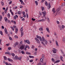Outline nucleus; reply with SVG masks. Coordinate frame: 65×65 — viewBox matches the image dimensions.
<instances>
[{
    "mask_svg": "<svg viewBox=\"0 0 65 65\" xmlns=\"http://www.w3.org/2000/svg\"><path fill=\"white\" fill-rule=\"evenodd\" d=\"M57 24H60V22L58 21H57Z\"/></svg>",
    "mask_w": 65,
    "mask_h": 65,
    "instance_id": "obj_58",
    "label": "nucleus"
},
{
    "mask_svg": "<svg viewBox=\"0 0 65 65\" xmlns=\"http://www.w3.org/2000/svg\"><path fill=\"white\" fill-rule=\"evenodd\" d=\"M4 58L5 59V60H7V57H6L5 56H4Z\"/></svg>",
    "mask_w": 65,
    "mask_h": 65,
    "instance_id": "obj_22",
    "label": "nucleus"
},
{
    "mask_svg": "<svg viewBox=\"0 0 65 65\" xmlns=\"http://www.w3.org/2000/svg\"><path fill=\"white\" fill-rule=\"evenodd\" d=\"M42 41L43 42H44V43H45V44H47V41H46V40H45L44 39V38L43 37H42Z\"/></svg>",
    "mask_w": 65,
    "mask_h": 65,
    "instance_id": "obj_2",
    "label": "nucleus"
},
{
    "mask_svg": "<svg viewBox=\"0 0 65 65\" xmlns=\"http://www.w3.org/2000/svg\"><path fill=\"white\" fill-rule=\"evenodd\" d=\"M4 30L5 32V33H7V29H6V28H5Z\"/></svg>",
    "mask_w": 65,
    "mask_h": 65,
    "instance_id": "obj_17",
    "label": "nucleus"
},
{
    "mask_svg": "<svg viewBox=\"0 0 65 65\" xmlns=\"http://www.w3.org/2000/svg\"><path fill=\"white\" fill-rule=\"evenodd\" d=\"M13 28H14L15 29V28H17V26L15 25H14L13 26Z\"/></svg>",
    "mask_w": 65,
    "mask_h": 65,
    "instance_id": "obj_57",
    "label": "nucleus"
},
{
    "mask_svg": "<svg viewBox=\"0 0 65 65\" xmlns=\"http://www.w3.org/2000/svg\"><path fill=\"white\" fill-rule=\"evenodd\" d=\"M21 53L22 54H23V55H24L25 54V52L23 50H22L21 51Z\"/></svg>",
    "mask_w": 65,
    "mask_h": 65,
    "instance_id": "obj_26",
    "label": "nucleus"
},
{
    "mask_svg": "<svg viewBox=\"0 0 65 65\" xmlns=\"http://www.w3.org/2000/svg\"><path fill=\"white\" fill-rule=\"evenodd\" d=\"M20 8H23V6L21 5L20 6Z\"/></svg>",
    "mask_w": 65,
    "mask_h": 65,
    "instance_id": "obj_50",
    "label": "nucleus"
},
{
    "mask_svg": "<svg viewBox=\"0 0 65 65\" xmlns=\"http://www.w3.org/2000/svg\"><path fill=\"white\" fill-rule=\"evenodd\" d=\"M27 43L28 44H30V41L29 40H27Z\"/></svg>",
    "mask_w": 65,
    "mask_h": 65,
    "instance_id": "obj_24",
    "label": "nucleus"
},
{
    "mask_svg": "<svg viewBox=\"0 0 65 65\" xmlns=\"http://www.w3.org/2000/svg\"><path fill=\"white\" fill-rule=\"evenodd\" d=\"M23 17H24V18H26V15H25V14L23 15Z\"/></svg>",
    "mask_w": 65,
    "mask_h": 65,
    "instance_id": "obj_44",
    "label": "nucleus"
},
{
    "mask_svg": "<svg viewBox=\"0 0 65 65\" xmlns=\"http://www.w3.org/2000/svg\"><path fill=\"white\" fill-rule=\"evenodd\" d=\"M17 8H18V7L17 6H15V8H14V9H17Z\"/></svg>",
    "mask_w": 65,
    "mask_h": 65,
    "instance_id": "obj_47",
    "label": "nucleus"
},
{
    "mask_svg": "<svg viewBox=\"0 0 65 65\" xmlns=\"http://www.w3.org/2000/svg\"><path fill=\"white\" fill-rule=\"evenodd\" d=\"M29 62L31 63V62H32L33 61V60L32 59L31 60H30L29 61Z\"/></svg>",
    "mask_w": 65,
    "mask_h": 65,
    "instance_id": "obj_42",
    "label": "nucleus"
},
{
    "mask_svg": "<svg viewBox=\"0 0 65 65\" xmlns=\"http://www.w3.org/2000/svg\"><path fill=\"white\" fill-rule=\"evenodd\" d=\"M21 4H23V5H25V3L23 2H22V3H21Z\"/></svg>",
    "mask_w": 65,
    "mask_h": 65,
    "instance_id": "obj_46",
    "label": "nucleus"
},
{
    "mask_svg": "<svg viewBox=\"0 0 65 65\" xmlns=\"http://www.w3.org/2000/svg\"><path fill=\"white\" fill-rule=\"evenodd\" d=\"M11 55L12 56H13V57H14V56H15V54H14V53H12Z\"/></svg>",
    "mask_w": 65,
    "mask_h": 65,
    "instance_id": "obj_33",
    "label": "nucleus"
},
{
    "mask_svg": "<svg viewBox=\"0 0 65 65\" xmlns=\"http://www.w3.org/2000/svg\"><path fill=\"white\" fill-rule=\"evenodd\" d=\"M38 21L39 22H44V21H45V19H43L40 20H39Z\"/></svg>",
    "mask_w": 65,
    "mask_h": 65,
    "instance_id": "obj_5",
    "label": "nucleus"
},
{
    "mask_svg": "<svg viewBox=\"0 0 65 65\" xmlns=\"http://www.w3.org/2000/svg\"><path fill=\"white\" fill-rule=\"evenodd\" d=\"M15 58L17 60H19V57H18V56L15 55Z\"/></svg>",
    "mask_w": 65,
    "mask_h": 65,
    "instance_id": "obj_15",
    "label": "nucleus"
},
{
    "mask_svg": "<svg viewBox=\"0 0 65 65\" xmlns=\"http://www.w3.org/2000/svg\"><path fill=\"white\" fill-rule=\"evenodd\" d=\"M60 61L59 60H58L57 61H56L54 62L55 63H59L60 62Z\"/></svg>",
    "mask_w": 65,
    "mask_h": 65,
    "instance_id": "obj_11",
    "label": "nucleus"
},
{
    "mask_svg": "<svg viewBox=\"0 0 65 65\" xmlns=\"http://www.w3.org/2000/svg\"><path fill=\"white\" fill-rule=\"evenodd\" d=\"M8 60L9 62H12V61H13L12 60V59H11L9 58H8Z\"/></svg>",
    "mask_w": 65,
    "mask_h": 65,
    "instance_id": "obj_14",
    "label": "nucleus"
},
{
    "mask_svg": "<svg viewBox=\"0 0 65 65\" xmlns=\"http://www.w3.org/2000/svg\"><path fill=\"white\" fill-rule=\"evenodd\" d=\"M52 62H55V60H54V58H52Z\"/></svg>",
    "mask_w": 65,
    "mask_h": 65,
    "instance_id": "obj_37",
    "label": "nucleus"
},
{
    "mask_svg": "<svg viewBox=\"0 0 65 65\" xmlns=\"http://www.w3.org/2000/svg\"><path fill=\"white\" fill-rule=\"evenodd\" d=\"M37 38H35V39L36 40L37 43L38 44H39L40 43V41H42L41 37L38 35H37ZM39 38L40 41V40H39L38 39Z\"/></svg>",
    "mask_w": 65,
    "mask_h": 65,
    "instance_id": "obj_1",
    "label": "nucleus"
},
{
    "mask_svg": "<svg viewBox=\"0 0 65 65\" xmlns=\"http://www.w3.org/2000/svg\"><path fill=\"white\" fill-rule=\"evenodd\" d=\"M32 21H35V19H34L33 18H32Z\"/></svg>",
    "mask_w": 65,
    "mask_h": 65,
    "instance_id": "obj_54",
    "label": "nucleus"
},
{
    "mask_svg": "<svg viewBox=\"0 0 65 65\" xmlns=\"http://www.w3.org/2000/svg\"><path fill=\"white\" fill-rule=\"evenodd\" d=\"M58 27L60 30H62V28H61V26L60 25H59L58 26Z\"/></svg>",
    "mask_w": 65,
    "mask_h": 65,
    "instance_id": "obj_21",
    "label": "nucleus"
},
{
    "mask_svg": "<svg viewBox=\"0 0 65 65\" xmlns=\"http://www.w3.org/2000/svg\"><path fill=\"white\" fill-rule=\"evenodd\" d=\"M42 56L43 58V59L44 58V55L43 54H42Z\"/></svg>",
    "mask_w": 65,
    "mask_h": 65,
    "instance_id": "obj_32",
    "label": "nucleus"
},
{
    "mask_svg": "<svg viewBox=\"0 0 65 65\" xmlns=\"http://www.w3.org/2000/svg\"><path fill=\"white\" fill-rule=\"evenodd\" d=\"M2 15H3L4 16V12H3L2 13Z\"/></svg>",
    "mask_w": 65,
    "mask_h": 65,
    "instance_id": "obj_39",
    "label": "nucleus"
},
{
    "mask_svg": "<svg viewBox=\"0 0 65 65\" xmlns=\"http://www.w3.org/2000/svg\"><path fill=\"white\" fill-rule=\"evenodd\" d=\"M35 3H36V5H38V3L37 2V1H35Z\"/></svg>",
    "mask_w": 65,
    "mask_h": 65,
    "instance_id": "obj_25",
    "label": "nucleus"
},
{
    "mask_svg": "<svg viewBox=\"0 0 65 65\" xmlns=\"http://www.w3.org/2000/svg\"><path fill=\"white\" fill-rule=\"evenodd\" d=\"M56 42V44L57 46H59V44H58V43L57 42V41H55Z\"/></svg>",
    "mask_w": 65,
    "mask_h": 65,
    "instance_id": "obj_10",
    "label": "nucleus"
},
{
    "mask_svg": "<svg viewBox=\"0 0 65 65\" xmlns=\"http://www.w3.org/2000/svg\"><path fill=\"white\" fill-rule=\"evenodd\" d=\"M39 30L41 31H43V28H39Z\"/></svg>",
    "mask_w": 65,
    "mask_h": 65,
    "instance_id": "obj_16",
    "label": "nucleus"
},
{
    "mask_svg": "<svg viewBox=\"0 0 65 65\" xmlns=\"http://www.w3.org/2000/svg\"><path fill=\"white\" fill-rule=\"evenodd\" d=\"M24 46H25V45H22L20 47V49L22 50H23L24 48Z\"/></svg>",
    "mask_w": 65,
    "mask_h": 65,
    "instance_id": "obj_3",
    "label": "nucleus"
},
{
    "mask_svg": "<svg viewBox=\"0 0 65 65\" xmlns=\"http://www.w3.org/2000/svg\"><path fill=\"white\" fill-rule=\"evenodd\" d=\"M43 61V59H42V58H41L40 59V61L41 62H42Z\"/></svg>",
    "mask_w": 65,
    "mask_h": 65,
    "instance_id": "obj_45",
    "label": "nucleus"
},
{
    "mask_svg": "<svg viewBox=\"0 0 65 65\" xmlns=\"http://www.w3.org/2000/svg\"><path fill=\"white\" fill-rule=\"evenodd\" d=\"M0 34L2 35H3V33L2 32V31H0Z\"/></svg>",
    "mask_w": 65,
    "mask_h": 65,
    "instance_id": "obj_38",
    "label": "nucleus"
},
{
    "mask_svg": "<svg viewBox=\"0 0 65 65\" xmlns=\"http://www.w3.org/2000/svg\"><path fill=\"white\" fill-rule=\"evenodd\" d=\"M1 4H2V6H4V3L3 1L1 2Z\"/></svg>",
    "mask_w": 65,
    "mask_h": 65,
    "instance_id": "obj_20",
    "label": "nucleus"
},
{
    "mask_svg": "<svg viewBox=\"0 0 65 65\" xmlns=\"http://www.w3.org/2000/svg\"><path fill=\"white\" fill-rule=\"evenodd\" d=\"M46 62H44L43 63V65H46Z\"/></svg>",
    "mask_w": 65,
    "mask_h": 65,
    "instance_id": "obj_60",
    "label": "nucleus"
},
{
    "mask_svg": "<svg viewBox=\"0 0 65 65\" xmlns=\"http://www.w3.org/2000/svg\"><path fill=\"white\" fill-rule=\"evenodd\" d=\"M12 3V1H11L9 2V4H11V3Z\"/></svg>",
    "mask_w": 65,
    "mask_h": 65,
    "instance_id": "obj_52",
    "label": "nucleus"
},
{
    "mask_svg": "<svg viewBox=\"0 0 65 65\" xmlns=\"http://www.w3.org/2000/svg\"><path fill=\"white\" fill-rule=\"evenodd\" d=\"M45 5H46V6H47V5H48V3H47V2H45Z\"/></svg>",
    "mask_w": 65,
    "mask_h": 65,
    "instance_id": "obj_23",
    "label": "nucleus"
},
{
    "mask_svg": "<svg viewBox=\"0 0 65 65\" xmlns=\"http://www.w3.org/2000/svg\"><path fill=\"white\" fill-rule=\"evenodd\" d=\"M41 8L42 10V11H43V10H44V7H43L42 6L41 7Z\"/></svg>",
    "mask_w": 65,
    "mask_h": 65,
    "instance_id": "obj_36",
    "label": "nucleus"
},
{
    "mask_svg": "<svg viewBox=\"0 0 65 65\" xmlns=\"http://www.w3.org/2000/svg\"><path fill=\"white\" fill-rule=\"evenodd\" d=\"M29 57L30 58H34V57L33 56H31L29 55Z\"/></svg>",
    "mask_w": 65,
    "mask_h": 65,
    "instance_id": "obj_18",
    "label": "nucleus"
},
{
    "mask_svg": "<svg viewBox=\"0 0 65 65\" xmlns=\"http://www.w3.org/2000/svg\"><path fill=\"white\" fill-rule=\"evenodd\" d=\"M25 19L24 18H23L22 19V21H25Z\"/></svg>",
    "mask_w": 65,
    "mask_h": 65,
    "instance_id": "obj_63",
    "label": "nucleus"
},
{
    "mask_svg": "<svg viewBox=\"0 0 65 65\" xmlns=\"http://www.w3.org/2000/svg\"><path fill=\"white\" fill-rule=\"evenodd\" d=\"M27 40H25L24 41L25 42V43H27Z\"/></svg>",
    "mask_w": 65,
    "mask_h": 65,
    "instance_id": "obj_55",
    "label": "nucleus"
},
{
    "mask_svg": "<svg viewBox=\"0 0 65 65\" xmlns=\"http://www.w3.org/2000/svg\"><path fill=\"white\" fill-rule=\"evenodd\" d=\"M65 38L64 37H63V41H65Z\"/></svg>",
    "mask_w": 65,
    "mask_h": 65,
    "instance_id": "obj_53",
    "label": "nucleus"
},
{
    "mask_svg": "<svg viewBox=\"0 0 65 65\" xmlns=\"http://www.w3.org/2000/svg\"><path fill=\"white\" fill-rule=\"evenodd\" d=\"M8 50L9 51H10L11 49V47H8Z\"/></svg>",
    "mask_w": 65,
    "mask_h": 65,
    "instance_id": "obj_30",
    "label": "nucleus"
},
{
    "mask_svg": "<svg viewBox=\"0 0 65 65\" xmlns=\"http://www.w3.org/2000/svg\"><path fill=\"white\" fill-rule=\"evenodd\" d=\"M18 59L19 60H21V59H22V58L21 57H19L18 58Z\"/></svg>",
    "mask_w": 65,
    "mask_h": 65,
    "instance_id": "obj_48",
    "label": "nucleus"
},
{
    "mask_svg": "<svg viewBox=\"0 0 65 65\" xmlns=\"http://www.w3.org/2000/svg\"><path fill=\"white\" fill-rule=\"evenodd\" d=\"M53 53H54V54H56L57 53L56 51H54V50H53Z\"/></svg>",
    "mask_w": 65,
    "mask_h": 65,
    "instance_id": "obj_29",
    "label": "nucleus"
},
{
    "mask_svg": "<svg viewBox=\"0 0 65 65\" xmlns=\"http://www.w3.org/2000/svg\"><path fill=\"white\" fill-rule=\"evenodd\" d=\"M10 54V53L9 52H5V54H8V55H9Z\"/></svg>",
    "mask_w": 65,
    "mask_h": 65,
    "instance_id": "obj_41",
    "label": "nucleus"
},
{
    "mask_svg": "<svg viewBox=\"0 0 65 65\" xmlns=\"http://www.w3.org/2000/svg\"><path fill=\"white\" fill-rule=\"evenodd\" d=\"M14 37L15 38H18V37L17 35H15Z\"/></svg>",
    "mask_w": 65,
    "mask_h": 65,
    "instance_id": "obj_31",
    "label": "nucleus"
},
{
    "mask_svg": "<svg viewBox=\"0 0 65 65\" xmlns=\"http://www.w3.org/2000/svg\"><path fill=\"white\" fill-rule=\"evenodd\" d=\"M46 19L47 22H50V20H49V18H47Z\"/></svg>",
    "mask_w": 65,
    "mask_h": 65,
    "instance_id": "obj_35",
    "label": "nucleus"
},
{
    "mask_svg": "<svg viewBox=\"0 0 65 65\" xmlns=\"http://www.w3.org/2000/svg\"><path fill=\"white\" fill-rule=\"evenodd\" d=\"M13 22L14 25L16 24V22H15V21H13Z\"/></svg>",
    "mask_w": 65,
    "mask_h": 65,
    "instance_id": "obj_49",
    "label": "nucleus"
},
{
    "mask_svg": "<svg viewBox=\"0 0 65 65\" xmlns=\"http://www.w3.org/2000/svg\"><path fill=\"white\" fill-rule=\"evenodd\" d=\"M6 65H9V64H8L7 62H6L5 64Z\"/></svg>",
    "mask_w": 65,
    "mask_h": 65,
    "instance_id": "obj_64",
    "label": "nucleus"
},
{
    "mask_svg": "<svg viewBox=\"0 0 65 65\" xmlns=\"http://www.w3.org/2000/svg\"><path fill=\"white\" fill-rule=\"evenodd\" d=\"M7 16H8V18H10V14H9V13H8V14Z\"/></svg>",
    "mask_w": 65,
    "mask_h": 65,
    "instance_id": "obj_28",
    "label": "nucleus"
},
{
    "mask_svg": "<svg viewBox=\"0 0 65 65\" xmlns=\"http://www.w3.org/2000/svg\"><path fill=\"white\" fill-rule=\"evenodd\" d=\"M18 44H19V43H18V42H15L14 44L15 46H17V45H18Z\"/></svg>",
    "mask_w": 65,
    "mask_h": 65,
    "instance_id": "obj_7",
    "label": "nucleus"
},
{
    "mask_svg": "<svg viewBox=\"0 0 65 65\" xmlns=\"http://www.w3.org/2000/svg\"><path fill=\"white\" fill-rule=\"evenodd\" d=\"M41 43H42V44H43V45H44H44H45V44H44V43H43V42H42Z\"/></svg>",
    "mask_w": 65,
    "mask_h": 65,
    "instance_id": "obj_51",
    "label": "nucleus"
},
{
    "mask_svg": "<svg viewBox=\"0 0 65 65\" xmlns=\"http://www.w3.org/2000/svg\"><path fill=\"white\" fill-rule=\"evenodd\" d=\"M18 14H20V15H21V12L20 11H18Z\"/></svg>",
    "mask_w": 65,
    "mask_h": 65,
    "instance_id": "obj_34",
    "label": "nucleus"
},
{
    "mask_svg": "<svg viewBox=\"0 0 65 65\" xmlns=\"http://www.w3.org/2000/svg\"><path fill=\"white\" fill-rule=\"evenodd\" d=\"M22 13L23 14V15H24V14H25V12L24 11H23L22 12Z\"/></svg>",
    "mask_w": 65,
    "mask_h": 65,
    "instance_id": "obj_61",
    "label": "nucleus"
},
{
    "mask_svg": "<svg viewBox=\"0 0 65 65\" xmlns=\"http://www.w3.org/2000/svg\"><path fill=\"white\" fill-rule=\"evenodd\" d=\"M65 5V3H63L61 4V6H64Z\"/></svg>",
    "mask_w": 65,
    "mask_h": 65,
    "instance_id": "obj_12",
    "label": "nucleus"
},
{
    "mask_svg": "<svg viewBox=\"0 0 65 65\" xmlns=\"http://www.w3.org/2000/svg\"><path fill=\"white\" fill-rule=\"evenodd\" d=\"M52 11H53V12H54V13H55V12H56V11H55V8H54L52 9Z\"/></svg>",
    "mask_w": 65,
    "mask_h": 65,
    "instance_id": "obj_19",
    "label": "nucleus"
},
{
    "mask_svg": "<svg viewBox=\"0 0 65 65\" xmlns=\"http://www.w3.org/2000/svg\"><path fill=\"white\" fill-rule=\"evenodd\" d=\"M53 50L54 51H55V52H57V51H58L57 49H55V48H53Z\"/></svg>",
    "mask_w": 65,
    "mask_h": 65,
    "instance_id": "obj_27",
    "label": "nucleus"
},
{
    "mask_svg": "<svg viewBox=\"0 0 65 65\" xmlns=\"http://www.w3.org/2000/svg\"><path fill=\"white\" fill-rule=\"evenodd\" d=\"M15 31H18V28H16Z\"/></svg>",
    "mask_w": 65,
    "mask_h": 65,
    "instance_id": "obj_62",
    "label": "nucleus"
},
{
    "mask_svg": "<svg viewBox=\"0 0 65 65\" xmlns=\"http://www.w3.org/2000/svg\"><path fill=\"white\" fill-rule=\"evenodd\" d=\"M4 19L5 22H7V21L8 20V19H7V18L6 17H5Z\"/></svg>",
    "mask_w": 65,
    "mask_h": 65,
    "instance_id": "obj_9",
    "label": "nucleus"
},
{
    "mask_svg": "<svg viewBox=\"0 0 65 65\" xmlns=\"http://www.w3.org/2000/svg\"><path fill=\"white\" fill-rule=\"evenodd\" d=\"M60 59L61 60L62 62H63L64 61V60H63V57H62L61 56H60Z\"/></svg>",
    "mask_w": 65,
    "mask_h": 65,
    "instance_id": "obj_13",
    "label": "nucleus"
},
{
    "mask_svg": "<svg viewBox=\"0 0 65 65\" xmlns=\"http://www.w3.org/2000/svg\"><path fill=\"white\" fill-rule=\"evenodd\" d=\"M46 30L47 31V32L48 33H50V30H49V28L48 27H46Z\"/></svg>",
    "mask_w": 65,
    "mask_h": 65,
    "instance_id": "obj_6",
    "label": "nucleus"
},
{
    "mask_svg": "<svg viewBox=\"0 0 65 65\" xmlns=\"http://www.w3.org/2000/svg\"><path fill=\"white\" fill-rule=\"evenodd\" d=\"M17 19V17H16V16H14V20H15V19Z\"/></svg>",
    "mask_w": 65,
    "mask_h": 65,
    "instance_id": "obj_56",
    "label": "nucleus"
},
{
    "mask_svg": "<svg viewBox=\"0 0 65 65\" xmlns=\"http://www.w3.org/2000/svg\"><path fill=\"white\" fill-rule=\"evenodd\" d=\"M19 1H20V2L21 3L23 2V0H19Z\"/></svg>",
    "mask_w": 65,
    "mask_h": 65,
    "instance_id": "obj_59",
    "label": "nucleus"
},
{
    "mask_svg": "<svg viewBox=\"0 0 65 65\" xmlns=\"http://www.w3.org/2000/svg\"><path fill=\"white\" fill-rule=\"evenodd\" d=\"M61 27H62V29H64V28L65 27V26L63 25H62Z\"/></svg>",
    "mask_w": 65,
    "mask_h": 65,
    "instance_id": "obj_40",
    "label": "nucleus"
},
{
    "mask_svg": "<svg viewBox=\"0 0 65 65\" xmlns=\"http://www.w3.org/2000/svg\"><path fill=\"white\" fill-rule=\"evenodd\" d=\"M42 13H43L44 15L43 17H45V15H46V12L45 11H44V12H42Z\"/></svg>",
    "mask_w": 65,
    "mask_h": 65,
    "instance_id": "obj_4",
    "label": "nucleus"
},
{
    "mask_svg": "<svg viewBox=\"0 0 65 65\" xmlns=\"http://www.w3.org/2000/svg\"><path fill=\"white\" fill-rule=\"evenodd\" d=\"M23 35H24V32L21 31V37H22V36H23Z\"/></svg>",
    "mask_w": 65,
    "mask_h": 65,
    "instance_id": "obj_8",
    "label": "nucleus"
},
{
    "mask_svg": "<svg viewBox=\"0 0 65 65\" xmlns=\"http://www.w3.org/2000/svg\"><path fill=\"white\" fill-rule=\"evenodd\" d=\"M8 22L9 24H11V21H10L9 20H8Z\"/></svg>",
    "mask_w": 65,
    "mask_h": 65,
    "instance_id": "obj_43",
    "label": "nucleus"
}]
</instances>
